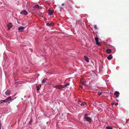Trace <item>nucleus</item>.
Masks as SVG:
<instances>
[{"mask_svg": "<svg viewBox=\"0 0 129 129\" xmlns=\"http://www.w3.org/2000/svg\"><path fill=\"white\" fill-rule=\"evenodd\" d=\"M48 122H46V123H47V124H48Z\"/></svg>", "mask_w": 129, "mask_h": 129, "instance_id": "35", "label": "nucleus"}, {"mask_svg": "<svg viewBox=\"0 0 129 129\" xmlns=\"http://www.w3.org/2000/svg\"><path fill=\"white\" fill-rule=\"evenodd\" d=\"M81 83L82 85L84 86H85L86 85V82L85 81H82L81 82Z\"/></svg>", "mask_w": 129, "mask_h": 129, "instance_id": "18", "label": "nucleus"}, {"mask_svg": "<svg viewBox=\"0 0 129 129\" xmlns=\"http://www.w3.org/2000/svg\"><path fill=\"white\" fill-rule=\"evenodd\" d=\"M33 121V120L32 118H31L29 122L28 123V124L30 125L32 124V122Z\"/></svg>", "mask_w": 129, "mask_h": 129, "instance_id": "15", "label": "nucleus"}, {"mask_svg": "<svg viewBox=\"0 0 129 129\" xmlns=\"http://www.w3.org/2000/svg\"><path fill=\"white\" fill-rule=\"evenodd\" d=\"M84 58L85 59V60L87 62H88L89 61V59L86 56H84Z\"/></svg>", "mask_w": 129, "mask_h": 129, "instance_id": "10", "label": "nucleus"}, {"mask_svg": "<svg viewBox=\"0 0 129 129\" xmlns=\"http://www.w3.org/2000/svg\"><path fill=\"white\" fill-rule=\"evenodd\" d=\"M39 7L40 6L38 4L35 5L33 7V8L34 9H39Z\"/></svg>", "mask_w": 129, "mask_h": 129, "instance_id": "13", "label": "nucleus"}, {"mask_svg": "<svg viewBox=\"0 0 129 129\" xmlns=\"http://www.w3.org/2000/svg\"><path fill=\"white\" fill-rule=\"evenodd\" d=\"M95 41L96 42V45L98 46H100L101 45V43L99 42L98 38L97 37H95Z\"/></svg>", "mask_w": 129, "mask_h": 129, "instance_id": "4", "label": "nucleus"}, {"mask_svg": "<svg viewBox=\"0 0 129 129\" xmlns=\"http://www.w3.org/2000/svg\"><path fill=\"white\" fill-rule=\"evenodd\" d=\"M105 81L106 82H107L108 83H109V81L108 80H105Z\"/></svg>", "mask_w": 129, "mask_h": 129, "instance_id": "27", "label": "nucleus"}, {"mask_svg": "<svg viewBox=\"0 0 129 129\" xmlns=\"http://www.w3.org/2000/svg\"><path fill=\"white\" fill-rule=\"evenodd\" d=\"M47 79L46 78H44L43 80H42V83H45V82L47 80Z\"/></svg>", "mask_w": 129, "mask_h": 129, "instance_id": "20", "label": "nucleus"}, {"mask_svg": "<svg viewBox=\"0 0 129 129\" xmlns=\"http://www.w3.org/2000/svg\"><path fill=\"white\" fill-rule=\"evenodd\" d=\"M78 21H77V22H76L77 23V22H78Z\"/></svg>", "mask_w": 129, "mask_h": 129, "instance_id": "40", "label": "nucleus"}, {"mask_svg": "<svg viewBox=\"0 0 129 129\" xmlns=\"http://www.w3.org/2000/svg\"><path fill=\"white\" fill-rule=\"evenodd\" d=\"M7 102V100H6V99L5 100H1L0 101V103H2L3 102L4 103H6Z\"/></svg>", "mask_w": 129, "mask_h": 129, "instance_id": "17", "label": "nucleus"}, {"mask_svg": "<svg viewBox=\"0 0 129 129\" xmlns=\"http://www.w3.org/2000/svg\"><path fill=\"white\" fill-rule=\"evenodd\" d=\"M101 94V93H100V94H99V95H100Z\"/></svg>", "mask_w": 129, "mask_h": 129, "instance_id": "39", "label": "nucleus"}, {"mask_svg": "<svg viewBox=\"0 0 129 129\" xmlns=\"http://www.w3.org/2000/svg\"><path fill=\"white\" fill-rule=\"evenodd\" d=\"M79 104H80V105L81 103H80V102L79 103Z\"/></svg>", "mask_w": 129, "mask_h": 129, "instance_id": "37", "label": "nucleus"}, {"mask_svg": "<svg viewBox=\"0 0 129 129\" xmlns=\"http://www.w3.org/2000/svg\"><path fill=\"white\" fill-rule=\"evenodd\" d=\"M11 93V91L10 90H7L5 92V94L8 96Z\"/></svg>", "mask_w": 129, "mask_h": 129, "instance_id": "5", "label": "nucleus"}, {"mask_svg": "<svg viewBox=\"0 0 129 129\" xmlns=\"http://www.w3.org/2000/svg\"><path fill=\"white\" fill-rule=\"evenodd\" d=\"M101 94V93H100V94H99V95H100Z\"/></svg>", "mask_w": 129, "mask_h": 129, "instance_id": "38", "label": "nucleus"}, {"mask_svg": "<svg viewBox=\"0 0 129 129\" xmlns=\"http://www.w3.org/2000/svg\"><path fill=\"white\" fill-rule=\"evenodd\" d=\"M84 118L86 121H89L91 120V119L90 117H85V118Z\"/></svg>", "mask_w": 129, "mask_h": 129, "instance_id": "7", "label": "nucleus"}, {"mask_svg": "<svg viewBox=\"0 0 129 129\" xmlns=\"http://www.w3.org/2000/svg\"><path fill=\"white\" fill-rule=\"evenodd\" d=\"M53 10H50L48 12V14L49 15H51L53 13Z\"/></svg>", "mask_w": 129, "mask_h": 129, "instance_id": "19", "label": "nucleus"}, {"mask_svg": "<svg viewBox=\"0 0 129 129\" xmlns=\"http://www.w3.org/2000/svg\"><path fill=\"white\" fill-rule=\"evenodd\" d=\"M20 13L21 14H23L24 15H27L28 13V12L27 11H26L25 10H23L22 11H21L20 12Z\"/></svg>", "mask_w": 129, "mask_h": 129, "instance_id": "3", "label": "nucleus"}, {"mask_svg": "<svg viewBox=\"0 0 129 129\" xmlns=\"http://www.w3.org/2000/svg\"><path fill=\"white\" fill-rule=\"evenodd\" d=\"M8 30H9L12 26V24L11 23H9L7 25Z\"/></svg>", "mask_w": 129, "mask_h": 129, "instance_id": "6", "label": "nucleus"}, {"mask_svg": "<svg viewBox=\"0 0 129 129\" xmlns=\"http://www.w3.org/2000/svg\"><path fill=\"white\" fill-rule=\"evenodd\" d=\"M107 129H112V127L111 126L108 125L106 127Z\"/></svg>", "mask_w": 129, "mask_h": 129, "instance_id": "21", "label": "nucleus"}, {"mask_svg": "<svg viewBox=\"0 0 129 129\" xmlns=\"http://www.w3.org/2000/svg\"><path fill=\"white\" fill-rule=\"evenodd\" d=\"M119 94V93L118 91H115L114 93V94L117 97L118 96V94Z\"/></svg>", "mask_w": 129, "mask_h": 129, "instance_id": "12", "label": "nucleus"}, {"mask_svg": "<svg viewBox=\"0 0 129 129\" xmlns=\"http://www.w3.org/2000/svg\"><path fill=\"white\" fill-rule=\"evenodd\" d=\"M46 25L50 27L51 26V24L50 23H47L46 24Z\"/></svg>", "mask_w": 129, "mask_h": 129, "instance_id": "24", "label": "nucleus"}, {"mask_svg": "<svg viewBox=\"0 0 129 129\" xmlns=\"http://www.w3.org/2000/svg\"><path fill=\"white\" fill-rule=\"evenodd\" d=\"M113 105L114 104V103H113Z\"/></svg>", "mask_w": 129, "mask_h": 129, "instance_id": "41", "label": "nucleus"}, {"mask_svg": "<svg viewBox=\"0 0 129 129\" xmlns=\"http://www.w3.org/2000/svg\"><path fill=\"white\" fill-rule=\"evenodd\" d=\"M112 58V55L111 54L109 55L107 57V59L109 60H111Z\"/></svg>", "mask_w": 129, "mask_h": 129, "instance_id": "14", "label": "nucleus"}, {"mask_svg": "<svg viewBox=\"0 0 129 129\" xmlns=\"http://www.w3.org/2000/svg\"><path fill=\"white\" fill-rule=\"evenodd\" d=\"M58 89H61L64 88L63 87V86L62 85H58Z\"/></svg>", "mask_w": 129, "mask_h": 129, "instance_id": "16", "label": "nucleus"}, {"mask_svg": "<svg viewBox=\"0 0 129 129\" xmlns=\"http://www.w3.org/2000/svg\"><path fill=\"white\" fill-rule=\"evenodd\" d=\"M64 3H62V6H64Z\"/></svg>", "mask_w": 129, "mask_h": 129, "instance_id": "31", "label": "nucleus"}, {"mask_svg": "<svg viewBox=\"0 0 129 129\" xmlns=\"http://www.w3.org/2000/svg\"><path fill=\"white\" fill-rule=\"evenodd\" d=\"M41 87V85H39L37 86H36L37 91H38L40 89Z\"/></svg>", "mask_w": 129, "mask_h": 129, "instance_id": "11", "label": "nucleus"}, {"mask_svg": "<svg viewBox=\"0 0 129 129\" xmlns=\"http://www.w3.org/2000/svg\"><path fill=\"white\" fill-rule=\"evenodd\" d=\"M60 10H61V9H63V8L61 7H60Z\"/></svg>", "mask_w": 129, "mask_h": 129, "instance_id": "29", "label": "nucleus"}, {"mask_svg": "<svg viewBox=\"0 0 129 129\" xmlns=\"http://www.w3.org/2000/svg\"><path fill=\"white\" fill-rule=\"evenodd\" d=\"M118 103H117L115 104V105L117 106L118 105Z\"/></svg>", "mask_w": 129, "mask_h": 129, "instance_id": "30", "label": "nucleus"}, {"mask_svg": "<svg viewBox=\"0 0 129 129\" xmlns=\"http://www.w3.org/2000/svg\"><path fill=\"white\" fill-rule=\"evenodd\" d=\"M113 103H111V105L112 106H113Z\"/></svg>", "mask_w": 129, "mask_h": 129, "instance_id": "32", "label": "nucleus"}, {"mask_svg": "<svg viewBox=\"0 0 129 129\" xmlns=\"http://www.w3.org/2000/svg\"><path fill=\"white\" fill-rule=\"evenodd\" d=\"M94 28L95 29H97L98 28H97V26L96 25H94Z\"/></svg>", "mask_w": 129, "mask_h": 129, "instance_id": "26", "label": "nucleus"}, {"mask_svg": "<svg viewBox=\"0 0 129 129\" xmlns=\"http://www.w3.org/2000/svg\"><path fill=\"white\" fill-rule=\"evenodd\" d=\"M69 83H66L65 84V85H63V87H67L68 86H69Z\"/></svg>", "mask_w": 129, "mask_h": 129, "instance_id": "23", "label": "nucleus"}, {"mask_svg": "<svg viewBox=\"0 0 129 129\" xmlns=\"http://www.w3.org/2000/svg\"><path fill=\"white\" fill-rule=\"evenodd\" d=\"M15 99H13L12 98V97L10 96L8 97L6 99L7 102H8V103L9 104H10V102H12Z\"/></svg>", "mask_w": 129, "mask_h": 129, "instance_id": "2", "label": "nucleus"}, {"mask_svg": "<svg viewBox=\"0 0 129 129\" xmlns=\"http://www.w3.org/2000/svg\"><path fill=\"white\" fill-rule=\"evenodd\" d=\"M58 85H56L55 86H54L53 87L56 88H58Z\"/></svg>", "mask_w": 129, "mask_h": 129, "instance_id": "28", "label": "nucleus"}, {"mask_svg": "<svg viewBox=\"0 0 129 129\" xmlns=\"http://www.w3.org/2000/svg\"><path fill=\"white\" fill-rule=\"evenodd\" d=\"M116 100L117 101V102H118V100L117 99H116Z\"/></svg>", "mask_w": 129, "mask_h": 129, "instance_id": "36", "label": "nucleus"}, {"mask_svg": "<svg viewBox=\"0 0 129 129\" xmlns=\"http://www.w3.org/2000/svg\"><path fill=\"white\" fill-rule=\"evenodd\" d=\"M67 3L66 4V7L68 10L70 9V8H71V6L73 4V3L70 0H67Z\"/></svg>", "mask_w": 129, "mask_h": 129, "instance_id": "1", "label": "nucleus"}, {"mask_svg": "<svg viewBox=\"0 0 129 129\" xmlns=\"http://www.w3.org/2000/svg\"><path fill=\"white\" fill-rule=\"evenodd\" d=\"M24 28V27L22 26H21L19 27L18 28V30L20 32L21 31H23V30Z\"/></svg>", "mask_w": 129, "mask_h": 129, "instance_id": "9", "label": "nucleus"}, {"mask_svg": "<svg viewBox=\"0 0 129 129\" xmlns=\"http://www.w3.org/2000/svg\"><path fill=\"white\" fill-rule=\"evenodd\" d=\"M2 129H4V128H2Z\"/></svg>", "mask_w": 129, "mask_h": 129, "instance_id": "42", "label": "nucleus"}, {"mask_svg": "<svg viewBox=\"0 0 129 129\" xmlns=\"http://www.w3.org/2000/svg\"><path fill=\"white\" fill-rule=\"evenodd\" d=\"M111 50L109 49H107L106 51V52L108 54L111 53Z\"/></svg>", "mask_w": 129, "mask_h": 129, "instance_id": "8", "label": "nucleus"}, {"mask_svg": "<svg viewBox=\"0 0 129 129\" xmlns=\"http://www.w3.org/2000/svg\"><path fill=\"white\" fill-rule=\"evenodd\" d=\"M113 103H111V105L112 106H113Z\"/></svg>", "mask_w": 129, "mask_h": 129, "instance_id": "33", "label": "nucleus"}, {"mask_svg": "<svg viewBox=\"0 0 129 129\" xmlns=\"http://www.w3.org/2000/svg\"><path fill=\"white\" fill-rule=\"evenodd\" d=\"M81 103L80 105L82 106H84L86 104L84 102L83 103H81V102H80Z\"/></svg>", "mask_w": 129, "mask_h": 129, "instance_id": "22", "label": "nucleus"}, {"mask_svg": "<svg viewBox=\"0 0 129 129\" xmlns=\"http://www.w3.org/2000/svg\"><path fill=\"white\" fill-rule=\"evenodd\" d=\"M115 127L117 128L118 127V126H116Z\"/></svg>", "mask_w": 129, "mask_h": 129, "instance_id": "34", "label": "nucleus"}, {"mask_svg": "<svg viewBox=\"0 0 129 129\" xmlns=\"http://www.w3.org/2000/svg\"><path fill=\"white\" fill-rule=\"evenodd\" d=\"M88 115V114L87 113H85L84 115V118H85V117H87V116Z\"/></svg>", "mask_w": 129, "mask_h": 129, "instance_id": "25", "label": "nucleus"}]
</instances>
